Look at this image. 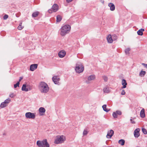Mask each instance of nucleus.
<instances>
[{
  "instance_id": "23",
  "label": "nucleus",
  "mask_w": 147,
  "mask_h": 147,
  "mask_svg": "<svg viewBox=\"0 0 147 147\" xmlns=\"http://www.w3.org/2000/svg\"><path fill=\"white\" fill-rule=\"evenodd\" d=\"M39 12L38 11H36L33 12L32 15V16L33 18L37 17L39 14Z\"/></svg>"
},
{
  "instance_id": "39",
  "label": "nucleus",
  "mask_w": 147,
  "mask_h": 147,
  "mask_svg": "<svg viewBox=\"0 0 147 147\" xmlns=\"http://www.w3.org/2000/svg\"><path fill=\"white\" fill-rule=\"evenodd\" d=\"M9 97L11 98H13L14 96L15 95L13 93H12L9 95Z\"/></svg>"
},
{
  "instance_id": "35",
  "label": "nucleus",
  "mask_w": 147,
  "mask_h": 147,
  "mask_svg": "<svg viewBox=\"0 0 147 147\" xmlns=\"http://www.w3.org/2000/svg\"><path fill=\"white\" fill-rule=\"evenodd\" d=\"M142 130L143 133L145 134H147V132L146 129L145 128H142Z\"/></svg>"
},
{
  "instance_id": "14",
  "label": "nucleus",
  "mask_w": 147,
  "mask_h": 147,
  "mask_svg": "<svg viewBox=\"0 0 147 147\" xmlns=\"http://www.w3.org/2000/svg\"><path fill=\"white\" fill-rule=\"evenodd\" d=\"M107 39L109 43H112L113 40L111 34H110L108 35L107 38Z\"/></svg>"
},
{
  "instance_id": "53",
  "label": "nucleus",
  "mask_w": 147,
  "mask_h": 147,
  "mask_svg": "<svg viewBox=\"0 0 147 147\" xmlns=\"http://www.w3.org/2000/svg\"><path fill=\"white\" fill-rule=\"evenodd\" d=\"M136 147H140L139 146H137Z\"/></svg>"
},
{
  "instance_id": "2",
  "label": "nucleus",
  "mask_w": 147,
  "mask_h": 147,
  "mask_svg": "<svg viewBox=\"0 0 147 147\" xmlns=\"http://www.w3.org/2000/svg\"><path fill=\"white\" fill-rule=\"evenodd\" d=\"M61 34L64 36L69 33L71 29V26L69 25H65L62 27L61 29Z\"/></svg>"
},
{
  "instance_id": "43",
  "label": "nucleus",
  "mask_w": 147,
  "mask_h": 147,
  "mask_svg": "<svg viewBox=\"0 0 147 147\" xmlns=\"http://www.w3.org/2000/svg\"><path fill=\"white\" fill-rule=\"evenodd\" d=\"M73 0H66V1L67 3H69L72 1Z\"/></svg>"
},
{
  "instance_id": "46",
  "label": "nucleus",
  "mask_w": 147,
  "mask_h": 147,
  "mask_svg": "<svg viewBox=\"0 0 147 147\" xmlns=\"http://www.w3.org/2000/svg\"><path fill=\"white\" fill-rule=\"evenodd\" d=\"M144 66V67L147 68V65H143Z\"/></svg>"
},
{
  "instance_id": "13",
  "label": "nucleus",
  "mask_w": 147,
  "mask_h": 147,
  "mask_svg": "<svg viewBox=\"0 0 147 147\" xmlns=\"http://www.w3.org/2000/svg\"><path fill=\"white\" fill-rule=\"evenodd\" d=\"M108 6L110 7V10L111 11H113L115 10V6L114 4L112 3H110L108 4Z\"/></svg>"
},
{
  "instance_id": "27",
  "label": "nucleus",
  "mask_w": 147,
  "mask_h": 147,
  "mask_svg": "<svg viewBox=\"0 0 147 147\" xmlns=\"http://www.w3.org/2000/svg\"><path fill=\"white\" fill-rule=\"evenodd\" d=\"M146 73L145 71L142 70L139 74V76L141 77H143L145 75Z\"/></svg>"
},
{
  "instance_id": "6",
  "label": "nucleus",
  "mask_w": 147,
  "mask_h": 147,
  "mask_svg": "<svg viewBox=\"0 0 147 147\" xmlns=\"http://www.w3.org/2000/svg\"><path fill=\"white\" fill-rule=\"evenodd\" d=\"M25 116L26 118L28 119H34L35 117V115L34 113L27 112L26 113Z\"/></svg>"
},
{
  "instance_id": "8",
  "label": "nucleus",
  "mask_w": 147,
  "mask_h": 147,
  "mask_svg": "<svg viewBox=\"0 0 147 147\" xmlns=\"http://www.w3.org/2000/svg\"><path fill=\"white\" fill-rule=\"evenodd\" d=\"M52 80L55 84H57L59 83L60 80L59 77L56 76H54L52 78Z\"/></svg>"
},
{
  "instance_id": "41",
  "label": "nucleus",
  "mask_w": 147,
  "mask_h": 147,
  "mask_svg": "<svg viewBox=\"0 0 147 147\" xmlns=\"http://www.w3.org/2000/svg\"><path fill=\"white\" fill-rule=\"evenodd\" d=\"M52 10L51 9H49L48 11V12L50 13H52Z\"/></svg>"
},
{
  "instance_id": "42",
  "label": "nucleus",
  "mask_w": 147,
  "mask_h": 147,
  "mask_svg": "<svg viewBox=\"0 0 147 147\" xmlns=\"http://www.w3.org/2000/svg\"><path fill=\"white\" fill-rule=\"evenodd\" d=\"M23 78L22 77H20V79L19 81L18 82H20V81Z\"/></svg>"
},
{
  "instance_id": "21",
  "label": "nucleus",
  "mask_w": 147,
  "mask_h": 147,
  "mask_svg": "<svg viewBox=\"0 0 147 147\" xmlns=\"http://www.w3.org/2000/svg\"><path fill=\"white\" fill-rule=\"evenodd\" d=\"M103 91L104 93H109L110 92V90L109 88L106 87H105L103 89Z\"/></svg>"
},
{
  "instance_id": "34",
  "label": "nucleus",
  "mask_w": 147,
  "mask_h": 147,
  "mask_svg": "<svg viewBox=\"0 0 147 147\" xmlns=\"http://www.w3.org/2000/svg\"><path fill=\"white\" fill-rule=\"evenodd\" d=\"M20 83L19 82H17L16 84H14V86L15 88H16L17 87H19Z\"/></svg>"
},
{
  "instance_id": "32",
  "label": "nucleus",
  "mask_w": 147,
  "mask_h": 147,
  "mask_svg": "<svg viewBox=\"0 0 147 147\" xmlns=\"http://www.w3.org/2000/svg\"><path fill=\"white\" fill-rule=\"evenodd\" d=\"M112 38H113V40H115L117 39V36L116 35L114 34L112 35Z\"/></svg>"
},
{
  "instance_id": "3",
  "label": "nucleus",
  "mask_w": 147,
  "mask_h": 147,
  "mask_svg": "<svg viewBox=\"0 0 147 147\" xmlns=\"http://www.w3.org/2000/svg\"><path fill=\"white\" fill-rule=\"evenodd\" d=\"M36 144L38 147H49L50 145L47 142L46 139L42 141L38 140L36 142Z\"/></svg>"
},
{
  "instance_id": "11",
  "label": "nucleus",
  "mask_w": 147,
  "mask_h": 147,
  "mask_svg": "<svg viewBox=\"0 0 147 147\" xmlns=\"http://www.w3.org/2000/svg\"><path fill=\"white\" fill-rule=\"evenodd\" d=\"M51 9L54 12H56L59 9L58 5L56 4H54L52 6Z\"/></svg>"
},
{
  "instance_id": "4",
  "label": "nucleus",
  "mask_w": 147,
  "mask_h": 147,
  "mask_svg": "<svg viewBox=\"0 0 147 147\" xmlns=\"http://www.w3.org/2000/svg\"><path fill=\"white\" fill-rule=\"evenodd\" d=\"M84 70V66L83 65H77L75 70L78 73H80L82 72Z\"/></svg>"
},
{
  "instance_id": "38",
  "label": "nucleus",
  "mask_w": 147,
  "mask_h": 147,
  "mask_svg": "<svg viewBox=\"0 0 147 147\" xmlns=\"http://www.w3.org/2000/svg\"><path fill=\"white\" fill-rule=\"evenodd\" d=\"M125 92L124 90H122L121 94L122 95H124L125 94Z\"/></svg>"
},
{
  "instance_id": "49",
  "label": "nucleus",
  "mask_w": 147,
  "mask_h": 147,
  "mask_svg": "<svg viewBox=\"0 0 147 147\" xmlns=\"http://www.w3.org/2000/svg\"><path fill=\"white\" fill-rule=\"evenodd\" d=\"M142 64H145V63H142Z\"/></svg>"
},
{
  "instance_id": "31",
  "label": "nucleus",
  "mask_w": 147,
  "mask_h": 147,
  "mask_svg": "<svg viewBox=\"0 0 147 147\" xmlns=\"http://www.w3.org/2000/svg\"><path fill=\"white\" fill-rule=\"evenodd\" d=\"M10 99L9 98H8L5 100L4 102H4L7 105V104L9 103L10 102Z\"/></svg>"
},
{
  "instance_id": "44",
  "label": "nucleus",
  "mask_w": 147,
  "mask_h": 147,
  "mask_svg": "<svg viewBox=\"0 0 147 147\" xmlns=\"http://www.w3.org/2000/svg\"><path fill=\"white\" fill-rule=\"evenodd\" d=\"M16 17H19L20 16V14H16Z\"/></svg>"
},
{
  "instance_id": "15",
  "label": "nucleus",
  "mask_w": 147,
  "mask_h": 147,
  "mask_svg": "<svg viewBox=\"0 0 147 147\" xmlns=\"http://www.w3.org/2000/svg\"><path fill=\"white\" fill-rule=\"evenodd\" d=\"M29 90H30V89H29ZM22 91L25 92L28 91L29 90V89H28V86H26V84H23L22 87Z\"/></svg>"
},
{
  "instance_id": "12",
  "label": "nucleus",
  "mask_w": 147,
  "mask_h": 147,
  "mask_svg": "<svg viewBox=\"0 0 147 147\" xmlns=\"http://www.w3.org/2000/svg\"><path fill=\"white\" fill-rule=\"evenodd\" d=\"M66 54V53L65 51L61 50L59 52L58 56L60 58H63L65 56Z\"/></svg>"
},
{
  "instance_id": "45",
  "label": "nucleus",
  "mask_w": 147,
  "mask_h": 147,
  "mask_svg": "<svg viewBox=\"0 0 147 147\" xmlns=\"http://www.w3.org/2000/svg\"><path fill=\"white\" fill-rule=\"evenodd\" d=\"M76 64H82V63H81L80 62H78L76 63Z\"/></svg>"
},
{
  "instance_id": "26",
  "label": "nucleus",
  "mask_w": 147,
  "mask_h": 147,
  "mask_svg": "<svg viewBox=\"0 0 147 147\" xmlns=\"http://www.w3.org/2000/svg\"><path fill=\"white\" fill-rule=\"evenodd\" d=\"M118 142L119 144L122 146H123L124 144L125 141L124 140L121 139L119 140Z\"/></svg>"
},
{
  "instance_id": "52",
  "label": "nucleus",
  "mask_w": 147,
  "mask_h": 147,
  "mask_svg": "<svg viewBox=\"0 0 147 147\" xmlns=\"http://www.w3.org/2000/svg\"><path fill=\"white\" fill-rule=\"evenodd\" d=\"M34 64V65H35V64H37L34 63V64Z\"/></svg>"
},
{
  "instance_id": "50",
  "label": "nucleus",
  "mask_w": 147,
  "mask_h": 147,
  "mask_svg": "<svg viewBox=\"0 0 147 147\" xmlns=\"http://www.w3.org/2000/svg\"><path fill=\"white\" fill-rule=\"evenodd\" d=\"M86 82L87 83H88V81H86Z\"/></svg>"
},
{
  "instance_id": "17",
  "label": "nucleus",
  "mask_w": 147,
  "mask_h": 147,
  "mask_svg": "<svg viewBox=\"0 0 147 147\" xmlns=\"http://www.w3.org/2000/svg\"><path fill=\"white\" fill-rule=\"evenodd\" d=\"M38 65H30V70L31 71H33L36 69Z\"/></svg>"
},
{
  "instance_id": "19",
  "label": "nucleus",
  "mask_w": 147,
  "mask_h": 147,
  "mask_svg": "<svg viewBox=\"0 0 147 147\" xmlns=\"http://www.w3.org/2000/svg\"><path fill=\"white\" fill-rule=\"evenodd\" d=\"M145 110L144 109H143L140 112V116L142 118L145 117Z\"/></svg>"
},
{
  "instance_id": "29",
  "label": "nucleus",
  "mask_w": 147,
  "mask_h": 147,
  "mask_svg": "<svg viewBox=\"0 0 147 147\" xmlns=\"http://www.w3.org/2000/svg\"><path fill=\"white\" fill-rule=\"evenodd\" d=\"M7 106V105L5 103L3 102H2L0 105V107L1 108H3L6 107Z\"/></svg>"
},
{
  "instance_id": "1",
  "label": "nucleus",
  "mask_w": 147,
  "mask_h": 147,
  "mask_svg": "<svg viewBox=\"0 0 147 147\" xmlns=\"http://www.w3.org/2000/svg\"><path fill=\"white\" fill-rule=\"evenodd\" d=\"M38 88L41 93H46L49 90V88L47 84L43 82H41L40 83Z\"/></svg>"
},
{
  "instance_id": "22",
  "label": "nucleus",
  "mask_w": 147,
  "mask_h": 147,
  "mask_svg": "<svg viewBox=\"0 0 147 147\" xmlns=\"http://www.w3.org/2000/svg\"><path fill=\"white\" fill-rule=\"evenodd\" d=\"M95 78V77L94 75H91L89 76L88 78V81H91L93 80Z\"/></svg>"
},
{
  "instance_id": "33",
  "label": "nucleus",
  "mask_w": 147,
  "mask_h": 147,
  "mask_svg": "<svg viewBox=\"0 0 147 147\" xmlns=\"http://www.w3.org/2000/svg\"><path fill=\"white\" fill-rule=\"evenodd\" d=\"M102 78L105 82H107V81L108 78L106 76H102Z\"/></svg>"
},
{
  "instance_id": "7",
  "label": "nucleus",
  "mask_w": 147,
  "mask_h": 147,
  "mask_svg": "<svg viewBox=\"0 0 147 147\" xmlns=\"http://www.w3.org/2000/svg\"><path fill=\"white\" fill-rule=\"evenodd\" d=\"M122 114L121 111L119 110H117L116 112H113L112 114L113 117L115 118H117V115H121Z\"/></svg>"
},
{
  "instance_id": "51",
  "label": "nucleus",
  "mask_w": 147,
  "mask_h": 147,
  "mask_svg": "<svg viewBox=\"0 0 147 147\" xmlns=\"http://www.w3.org/2000/svg\"><path fill=\"white\" fill-rule=\"evenodd\" d=\"M40 115H43V114H41L40 113Z\"/></svg>"
},
{
  "instance_id": "30",
  "label": "nucleus",
  "mask_w": 147,
  "mask_h": 147,
  "mask_svg": "<svg viewBox=\"0 0 147 147\" xmlns=\"http://www.w3.org/2000/svg\"><path fill=\"white\" fill-rule=\"evenodd\" d=\"M22 22H20L19 24V26L18 27V29L19 30H21L23 28V27H22Z\"/></svg>"
},
{
  "instance_id": "5",
  "label": "nucleus",
  "mask_w": 147,
  "mask_h": 147,
  "mask_svg": "<svg viewBox=\"0 0 147 147\" xmlns=\"http://www.w3.org/2000/svg\"><path fill=\"white\" fill-rule=\"evenodd\" d=\"M63 136H62V137L60 136H57L56 139L55 140V143L58 144L63 142V140L62 137Z\"/></svg>"
},
{
  "instance_id": "37",
  "label": "nucleus",
  "mask_w": 147,
  "mask_h": 147,
  "mask_svg": "<svg viewBox=\"0 0 147 147\" xmlns=\"http://www.w3.org/2000/svg\"><path fill=\"white\" fill-rule=\"evenodd\" d=\"M8 15L7 14H5L3 17V19L4 20H6L8 18Z\"/></svg>"
},
{
  "instance_id": "28",
  "label": "nucleus",
  "mask_w": 147,
  "mask_h": 147,
  "mask_svg": "<svg viewBox=\"0 0 147 147\" xmlns=\"http://www.w3.org/2000/svg\"><path fill=\"white\" fill-rule=\"evenodd\" d=\"M131 49L128 48L125 49V51L126 54L127 55L129 53V51H130Z\"/></svg>"
},
{
  "instance_id": "9",
  "label": "nucleus",
  "mask_w": 147,
  "mask_h": 147,
  "mask_svg": "<svg viewBox=\"0 0 147 147\" xmlns=\"http://www.w3.org/2000/svg\"><path fill=\"white\" fill-rule=\"evenodd\" d=\"M114 133L113 131L111 129L108 131V133L106 136L107 138L108 139H110L113 135Z\"/></svg>"
},
{
  "instance_id": "36",
  "label": "nucleus",
  "mask_w": 147,
  "mask_h": 147,
  "mask_svg": "<svg viewBox=\"0 0 147 147\" xmlns=\"http://www.w3.org/2000/svg\"><path fill=\"white\" fill-rule=\"evenodd\" d=\"M88 133V131H87V129H85L83 131V134L84 135H86Z\"/></svg>"
},
{
  "instance_id": "18",
  "label": "nucleus",
  "mask_w": 147,
  "mask_h": 147,
  "mask_svg": "<svg viewBox=\"0 0 147 147\" xmlns=\"http://www.w3.org/2000/svg\"><path fill=\"white\" fill-rule=\"evenodd\" d=\"M144 31V29L141 28L138 30L137 32V34L139 35L142 36L143 34V32Z\"/></svg>"
},
{
  "instance_id": "24",
  "label": "nucleus",
  "mask_w": 147,
  "mask_h": 147,
  "mask_svg": "<svg viewBox=\"0 0 147 147\" xmlns=\"http://www.w3.org/2000/svg\"><path fill=\"white\" fill-rule=\"evenodd\" d=\"M45 111V109L44 107H41L39 109V111L40 113H44Z\"/></svg>"
},
{
  "instance_id": "20",
  "label": "nucleus",
  "mask_w": 147,
  "mask_h": 147,
  "mask_svg": "<svg viewBox=\"0 0 147 147\" xmlns=\"http://www.w3.org/2000/svg\"><path fill=\"white\" fill-rule=\"evenodd\" d=\"M62 17L60 15H58L56 17V22H59L62 19Z\"/></svg>"
},
{
  "instance_id": "40",
  "label": "nucleus",
  "mask_w": 147,
  "mask_h": 147,
  "mask_svg": "<svg viewBox=\"0 0 147 147\" xmlns=\"http://www.w3.org/2000/svg\"><path fill=\"white\" fill-rule=\"evenodd\" d=\"M132 118L131 117L130 119L131 122L132 124H135V122L133 120Z\"/></svg>"
},
{
  "instance_id": "25",
  "label": "nucleus",
  "mask_w": 147,
  "mask_h": 147,
  "mask_svg": "<svg viewBox=\"0 0 147 147\" xmlns=\"http://www.w3.org/2000/svg\"><path fill=\"white\" fill-rule=\"evenodd\" d=\"M107 105H104L102 106V108L104 111H106L107 112H108L110 110V109H107L106 108Z\"/></svg>"
},
{
  "instance_id": "16",
  "label": "nucleus",
  "mask_w": 147,
  "mask_h": 147,
  "mask_svg": "<svg viewBox=\"0 0 147 147\" xmlns=\"http://www.w3.org/2000/svg\"><path fill=\"white\" fill-rule=\"evenodd\" d=\"M122 84L123 85V86L121 87L122 89L126 88L127 84L125 80L123 79L122 80Z\"/></svg>"
},
{
  "instance_id": "10",
  "label": "nucleus",
  "mask_w": 147,
  "mask_h": 147,
  "mask_svg": "<svg viewBox=\"0 0 147 147\" xmlns=\"http://www.w3.org/2000/svg\"><path fill=\"white\" fill-rule=\"evenodd\" d=\"M140 129L139 128H137L136 129L134 132V135L136 138H138L140 136V134L139 133Z\"/></svg>"
},
{
  "instance_id": "48",
  "label": "nucleus",
  "mask_w": 147,
  "mask_h": 147,
  "mask_svg": "<svg viewBox=\"0 0 147 147\" xmlns=\"http://www.w3.org/2000/svg\"><path fill=\"white\" fill-rule=\"evenodd\" d=\"M28 89H30V90H31V89L29 87V86H28Z\"/></svg>"
},
{
  "instance_id": "47",
  "label": "nucleus",
  "mask_w": 147,
  "mask_h": 147,
  "mask_svg": "<svg viewBox=\"0 0 147 147\" xmlns=\"http://www.w3.org/2000/svg\"><path fill=\"white\" fill-rule=\"evenodd\" d=\"M6 133H3V136H6Z\"/></svg>"
}]
</instances>
